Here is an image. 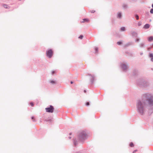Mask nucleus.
I'll list each match as a JSON object with an SVG mask.
<instances>
[{
	"label": "nucleus",
	"instance_id": "obj_1",
	"mask_svg": "<svg viewBox=\"0 0 153 153\" xmlns=\"http://www.w3.org/2000/svg\"><path fill=\"white\" fill-rule=\"evenodd\" d=\"M86 137V134L85 131H82L80 133L79 138L81 140H84Z\"/></svg>",
	"mask_w": 153,
	"mask_h": 153
},
{
	"label": "nucleus",
	"instance_id": "obj_2",
	"mask_svg": "<svg viewBox=\"0 0 153 153\" xmlns=\"http://www.w3.org/2000/svg\"><path fill=\"white\" fill-rule=\"evenodd\" d=\"M138 109L139 112L142 114L143 113V107L142 105V104L140 101H138L137 104Z\"/></svg>",
	"mask_w": 153,
	"mask_h": 153
},
{
	"label": "nucleus",
	"instance_id": "obj_3",
	"mask_svg": "<svg viewBox=\"0 0 153 153\" xmlns=\"http://www.w3.org/2000/svg\"><path fill=\"white\" fill-rule=\"evenodd\" d=\"M46 111L47 112L52 113L54 110V108L52 106L50 105L49 107L45 108Z\"/></svg>",
	"mask_w": 153,
	"mask_h": 153
},
{
	"label": "nucleus",
	"instance_id": "obj_4",
	"mask_svg": "<svg viewBox=\"0 0 153 153\" xmlns=\"http://www.w3.org/2000/svg\"><path fill=\"white\" fill-rule=\"evenodd\" d=\"M53 54V52L51 49H50L46 51L47 56L49 58H51Z\"/></svg>",
	"mask_w": 153,
	"mask_h": 153
},
{
	"label": "nucleus",
	"instance_id": "obj_5",
	"mask_svg": "<svg viewBox=\"0 0 153 153\" xmlns=\"http://www.w3.org/2000/svg\"><path fill=\"white\" fill-rule=\"evenodd\" d=\"M152 99V98H151L149 100V104H153V100Z\"/></svg>",
	"mask_w": 153,
	"mask_h": 153
},
{
	"label": "nucleus",
	"instance_id": "obj_6",
	"mask_svg": "<svg viewBox=\"0 0 153 153\" xmlns=\"http://www.w3.org/2000/svg\"><path fill=\"white\" fill-rule=\"evenodd\" d=\"M150 25L149 24H146L144 26L143 28L145 29H148L150 27Z\"/></svg>",
	"mask_w": 153,
	"mask_h": 153
},
{
	"label": "nucleus",
	"instance_id": "obj_7",
	"mask_svg": "<svg viewBox=\"0 0 153 153\" xmlns=\"http://www.w3.org/2000/svg\"><path fill=\"white\" fill-rule=\"evenodd\" d=\"M122 68L124 70H125L127 68V65L125 64H123L122 65Z\"/></svg>",
	"mask_w": 153,
	"mask_h": 153
},
{
	"label": "nucleus",
	"instance_id": "obj_8",
	"mask_svg": "<svg viewBox=\"0 0 153 153\" xmlns=\"http://www.w3.org/2000/svg\"><path fill=\"white\" fill-rule=\"evenodd\" d=\"M148 40L149 41H152L153 40V36H151L149 38Z\"/></svg>",
	"mask_w": 153,
	"mask_h": 153
},
{
	"label": "nucleus",
	"instance_id": "obj_9",
	"mask_svg": "<svg viewBox=\"0 0 153 153\" xmlns=\"http://www.w3.org/2000/svg\"><path fill=\"white\" fill-rule=\"evenodd\" d=\"M83 21L82 22H88L89 21V20L88 19H83L82 20Z\"/></svg>",
	"mask_w": 153,
	"mask_h": 153
},
{
	"label": "nucleus",
	"instance_id": "obj_10",
	"mask_svg": "<svg viewBox=\"0 0 153 153\" xmlns=\"http://www.w3.org/2000/svg\"><path fill=\"white\" fill-rule=\"evenodd\" d=\"M121 14L120 13H118V16L119 18H121Z\"/></svg>",
	"mask_w": 153,
	"mask_h": 153
},
{
	"label": "nucleus",
	"instance_id": "obj_11",
	"mask_svg": "<svg viewBox=\"0 0 153 153\" xmlns=\"http://www.w3.org/2000/svg\"><path fill=\"white\" fill-rule=\"evenodd\" d=\"M129 146L130 147H132L134 146V145L132 142H131L129 144Z\"/></svg>",
	"mask_w": 153,
	"mask_h": 153
},
{
	"label": "nucleus",
	"instance_id": "obj_12",
	"mask_svg": "<svg viewBox=\"0 0 153 153\" xmlns=\"http://www.w3.org/2000/svg\"><path fill=\"white\" fill-rule=\"evenodd\" d=\"M50 82L52 84H54L56 83V82L54 80H51Z\"/></svg>",
	"mask_w": 153,
	"mask_h": 153
},
{
	"label": "nucleus",
	"instance_id": "obj_13",
	"mask_svg": "<svg viewBox=\"0 0 153 153\" xmlns=\"http://www.w3.org/2000/svg\"><path fill=\"white\" fill-rule=\"evenodd\" d=\"M121 30L122 31H124L125 30V27H122L121 28Z\"/></svg>",
	"mask_w": 153,
	"mask_h": 153
},
{
	"label": "nucleus",
	"instance_id": "obj_14",
	"mask_svg": "<svg viewBox=\"0 0 153 153\" xmlns=\"http://www.w3.org/2000/svg\"><path fill=\"white\" fill-rule=\"evenodd\" d=\"M117 44L118 45H121L122 44V42H117Z\"/></svg>",
	"mask_w": 153,
	"mask_h": 153
},
{
	"label": "nucleus",
	"instance_id": "obj_15",
	"mask_svg": "<svg viewBox=\"0 0 153 153\" xmlns=\"http://www.w3.org/2000/svg\"><path fill=\"white\" fill-rule=\"evenodd\" d=\"M3 7L5 8H8V6H7V5H6V4H4L3 5Z\"/></svg>",
	"mask_w": 153,
	"mask_h": 153
},
{
	"label": "nucleus",
	"instance_id": "obj_16",
	"mask_svg": "<svg viewBox=\"0 0 153 153\" xmlns=\"http://www.w3.org/2000/svg\"><path fill=\"white\" fill-rule=\"evenodd\" d=\"M83 36L82 35H81L79 36V38L80 39H82L83 38Z\"/></svg>",
	"mask_w": 153,
	"mask_h": 153
},
{
	"label": "nucleus",
	"instance_id": "obj_17",
	"mask_svg": "<svg viewBox=\"0 0 153 153\" xmlns=\"http://www.w3.org/2000/svg\"><path fill=\"white\" fill-rule=\"evenodd\" d=\"M149 56L151 57H153V54L152 53H150L149 54Z\"/></svg>",
	"mask_w": 153,
	"mask_h": 153
},
{
	"label": "nucleus",
	"instance_id": "obj_18",
	"mask_svg": "<svg viewBox=\"0 0 153 153\" xmlns=\"http://www.w3.org/2000/svg\"><path fill=\"white\" fill-rule=\"evenodd\" d=\"M138 25L139 26H141V25H142V23H141V22H139L138 23Z\"/></svg>",
	"mask_w": 153,
	"mask_h": 153
},
{
	"label": "nucleus",
	"instance_id": "obj_19",
	"mask_svg": "<svg viewBox=\"0 0 153 153\" xmlns=\"http://www.w3.org/2000/svg\"><path fill=\"white\" fill-rule=\"evenodd\" d=\"M135 16L136 17V19H137V20L139 19V16L137 15H136Z\"/></svg>",
	"mask_w": 153,
	"mask_h": 153
},
{
	"label": "nucleus",
	"instance_id": "obj_20",
	"mask_svg": "<svg viewBox=\"0 0 153 153\" xmlns=\"http://www.w3.org/2000/svg\"><path fill=\"white\" fill-rule=\"evenodd\" d=\"M30 105L32 106H34V104L33 102H31L30 103Z\"/></svg>",
	"mask_w": 153,
	"mask_h": 153
},
{
	"label": "nucleus",
	"instance_id": "obj_21",
	"mask_svg": "<svg viewBox=\"0 0 153 153\" xmlns=\"http://www.w3.org/2000/svg\"><path fill=\"white\" fill-rule=\"evenodd\" d=\"M150 12L151 13H153V9H151Z\"/></svg>",
	"mask_w": 153,
	"mask_h": 153
},
{
	"label": "nucleus",
	"instance_id": "obj_22",
	"mask_svg": "<svg viewBox=\"0 0 153 153\" xmlns=\"http://www.w3.org/2000/svg\"><path fill=\"white\" fill-rule=\"evenodd\" d=\"M89 105V103L88 102H87L86 103V105Z\"/></svg>",
	"mask_w": 153,
	"mask_h": 153
},
{
	"label": "nucleus",
	"instance_id": "obj_23",
	"mask_svg": "<svg viewBox=\"0 0 153 153\" xmlns=\"http://www.w3.org/2000/svg\"><path fill=\"white\" fill-rule=\"evenodd\" d=\"M31 119H32V120H33L34 121V117H33V116L32 117H31Z\"/></svg>",
	"mask_w": 153,
	"mask_h": 153
},
{
	"label": "nucleus",
	"instance_id": "obj_24",
	"mask_svg": "<svg viewBox=\"0 0 153 153\" xmlns=\"http://www.w3.org/2000/svg\"><path fill=\"white\" fill-rule=\"evenodd\" d=\"M137 151V150H135L133 152V153H135Z\"/></svg>",
	"mask_w": 153,
	"mask_h": 153
},
{
	"label": "nucleus",
	"instance_id": "obj_25",
	"mask_svg": "<svg viewBox=\"0 0 153 153\" xmlns=\"http://www.w3.org/2000/svg\"><path fill=\"white\" fill-rule=\"evenodd\" d=\"M95 50L96 51H97L98 50V49L97 48H95Z\"/></svg>",
	"mask_w": 153,
	"mask_h": 153
},
{
	"label": "nucleus",
	"instance_id": "obj_26",
	"mask_svg": "<svg viewBox=\"0 0 153 153\" xmlns=\"http://www.w3.org/2000/svg\"><path fill=\"white\" fill-rule=\"evenodd\" d=\"M151 61L152 62H153V57L151 59Z\"/></svg>",
	"mask_w": 153,
	"mask_h": 153
},
{
	"label": "nucleus",
	"instance_id": "obj_27",
	"mask_svg": "<svg viewBox=\"0 0 153 153\" xmlns=\"http://www.w3.org/2000/svg\"><path fill=\"white\" fill-rule=\"evenodd\" d=\"M55 72L54 71H53L52 72V74H53Z\"/></svg>",
	"mask_w": 153,
	"mask_h": 153
},
{
	"label": "nucleus",
	"instance_id": "obj_28",
	"mask_svg": "<svg viewBox=\"0 0 153 153\" xmlns=\"http://www.w3.org/2000/svg\"><path fill=\"white\" fill-rule=\"evenodd\" d=\"M92 78V79H93L94 78V76H91Z\"/></svg>",
	"mask_w": 153,
	"mask_h": 153
},
{
	"label": "nucleus",
	"instance_id": "obj_29",
	"mask_svg": "<svg viewBox=\"0 0 153 153\" xmlns=\"http://www.w3.org/2000/svg\"><path fill=\"white\" fill-rule=\"evenodd\" d=\"M71 84H72V83H73V82L72 81H71Z\"/></svg>",
	"mask_w": 153,
	"mask_h": 153
},
{
	"label": "nucleus",
	"instance_id": "obj_30",
	"mask_svg": "<svg viewBox=\"0 0 153 153\" xmlns=\"http://www.w3.org/2000/svg\"><path fill=\"white\" fill-rule=\"evenodd\" d=\"M152 8H153V4L152 5Z\"/></svg>",
	"mask_w": 153,
	"mask_h": 153
},
{
	"label": "nucleus",
	"instance_id": "obj_31",
	"mask_svg": "<svg viewBox=\"0 0 153 153\" xmlns=\"http://www.w3.org/2000/svg\"><path fill=\"white\" fill-rule=\"evenodd\" d=\"M137 41H139V39H137Z\"/></svg>",
	"mask_w": 153,
	"mask_h": 153
},
{
	"label": "nucleus",
	"instance_id": "obj_32",
	"mask_svg": "<svg viewBox=\"0 0 153 153\" xmlns=\"http://www.w3.org/2000/svg\"><path fill=\"white\" fill-rule=\"evenodd\" d=\"M74 145H76V144L75 143H74Z\"/></svg>",
	"mask_w": 153,
	"mask_h": 153
}]
</instances>
